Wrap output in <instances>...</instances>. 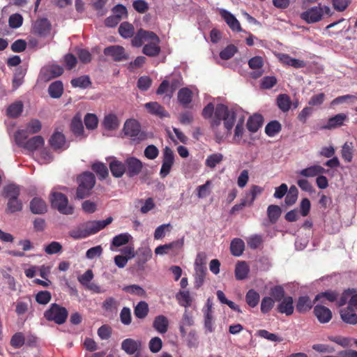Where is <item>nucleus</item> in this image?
I'll return each mask as SVG.
<instances>
[{"label": "nucleus", "mask_w": 357, "mask_h": 357, "mask_svg": "<svg viewBox=\"0 0 357 357\" xmlns=\"http://www.w3.org/2000/svg\"><path fill=\"white\" fill-rule=\"evenodd\" d=\"M176 298L179 305L185 308L190 307L192 302L189 291H180L176 294Z\"/></svg>", "instance_id": "obj_41"}, {"label": "nucleus", "mask_w": 357, "mask_h": 357, "mask_svg": "<svg viewBox=\"0 0 357 357\" xmlns=\"http://www.w3.org/2000/svg\"><path fill=\"white\" fill-rule=\"evenodd\" d=\"M149 308L146 301H139L134 309L135 316L140 319H144L149 314Z\"/></svg>", "instance_id": "obj_42"}, {"label": "nucleus", "mask_w": 357, "mask_h": 357, "mask_svg": "<svg viewBox=\"0 0 357 357\" xmlns=\"http://www.w3.org/2000/svg\"><path fill=\"white\" fill-rule=\"evenodd\" d=\"M331 9L328 6L321 7L320 5L314 6L301 14V18L308 24L315 23L320 21L324 13L329 15Z\"/></svg>", "instance_id": "obj_8"}, {"label": "nucleus", "mask_w": 357, "mask_h": 357, "mask_svg": "<svg viewBox=\"0 0 357 357\" xmlns=\"http://www.w3.org/2000/svg\"><path fill=\"white\" fill-rule=\"evenodd\" d=\"M112 15L119 20L121 21L123 19L128 17V10L125 6L122 4H117L112 9Z\"/></svg>", "instance_id": "obj_57"}, {"label": "nucleus", "mask_w": 357, "mask_h": 357, "mask_svg": "<svg viewBox=\"0 0 357 357\" xmlns=\"http://www.w3.org/2000/svg\"><path fill=\"white\" fill-rule=\"evenodd\" d=\"M259 298V293L254 289H250L245 295V301L251 307H255L258 305Z\"/></svg>", "instance_id": "obj_53"}, {"label": "nucleus", "mask_w": 357, "mask_h": 357, "mask_svg": "<svg viewBox=\"0 0 357 357\" xmlns=\"http://www.w3.org/2000/svg\"><path fill=\"white\" fill-rule=\"evenodd\" d=\"M50 26L51 25L47 19H40L35 22L33 31L40 36H45L50 33Z\"/></svg>", "instance_id": "obj_21"}, {"label": "nucleus", "mask_w": 357, "mask_h": 357, "mask_svg": "<svg viewBox=\"0 0 357 357\" xmlns=\"http://www.w3.org/2000/svg\"><path fill=\"white\" fill-rule=\"evenodd\" d=\"M23 107L22 101H16L8 106L6 114L11 118H17L22 114Z\"/></svg>", "instance_id": "obj_39"}, {"label": "nucleus", "mask_w": 357, "mask_h": 357, "mask_svg": "<svg viewBox=\"0 0 357 357\" xmlns=\"http://www.w3.org/2000/svg\"><path fill=\"white\" fill-rule=\"evenodd\" d=\"M314 314L318 321L321 324L328 323L332 319L331 310L322 305H317L314 306Z\"/></svg>", "instance_id": "obj_14"}, {"label": "nucleus", "mask_w": 357, "mask_h": 357, "mask_svg": "<svg viewBox=\"0 0 357 357\" xmlns=\"http://www.w3.org/2000/svg\"><path fill=\"white\" fill-rule=\"evenodd\" d=\"M84 124L88 130H93L97 128L98 119L96 114L87 113L84 119Z\"/></svg>", "instance_id": "obj_62"}, {"label": "nucleus", "mask_w": 357, "mask_h": 357, "mask_svg": "<svg viewBox=\"0 0 357 357\" xmlns=\"http://www.w3.org/2000/svg\"><path fill=\"white\" fill-rule=\"evenodd\" d=\"M118 31L119 35L125 39L133 38L136 34L134 26L128 22H122L119 26Z\"/></svg>", "instance_id": "obj_29"}, {"label": "nucleus", "mask_w": 357, "mask_h": 357, "mask_svg": "<svg viewBox=\"0 0 357 357\" xmlns=\"http://www.w3.org/2000/svg\"><path fill=\"white\" fill-rule=\"evenodd\" d=\"M152 257V251L149 248H142L138 255V266L143 268L144 265Z\"/></svg>", "instance_id": "obj_49"}, {"label": "nucleus", "mask_w": 357, "mask_h": 357, "mask_svg": "<svg viewBox=\"0 0 357 357\" xmlns=\"http://www.w3.org/2000/svg\"><path fill=\"white\" fill-rule=\"evenodd\" d=\"M220 14L231 30L237 32L242 31L239 22L230 12L222 9L220 11Z\"/></svg>", "instance_id": "obj_16"}, {"label": "nucleus", "mask_w": 357, "mask_h": 357, "mask_svg": "<svg viewBox=\"0 0 357 357\" xmlns=\"http://www.w3.org/2000/svg\"><path fill=\"white\" fill-rule=\"evenodd\" d=\"M50 96L53 98H60L63 92V83L61 81H55L48 88Z\"/></svg>", "instance_id": "obj_40"}, {"label": "nucleus", "mask_w": 357, "mask_h": 357, "mask_svg": "<svg viewBox=\"0 0 357 357\" xmlns=\"http://www.w3.org/2000/svg\"><path fill=\"white\" fill-rule=\"evenodd\" d=\"M236 52V47L234 45H229L220 52V56L223 60H228L231 59Z\"/></svg>", "instance_id": "obj_64"}, {"label": "nucleus", "mask_w": 357, "mask_h": 357, "mask_svg": "<svg viewBox=\"0 0 357 357\" xmlns=\"http://www.w3.org/2000/svg\"><path fill=\"white\" fill-rule=\"evenodd\" d=\"M20 193V187L13 183L5 185L3 189V196L7 200L18 198Z\"/></svg>", "instance_id": "obj_31"}, {"label": "nucleus", "mask_w": 357, "mask_h": 357, "mask_svg": "<svg viewBox=\"0 0 357 357\" xmlns=\"http://www.w3.org/2000/svg\"><path fill=\"white\" fill-rule=\"evenodd\" d=\"M25 342V337L22 333H15L10 339V345L15 349L21 348Z\"/></svg>", "instance_id": "obj_63"}, {"label": "nucleus", "mask_w": 357, "mask_h": 357, "mask_svg": "<svg viewBox=\"0 0 357 357\" xmlns=\"http://www.w3.org/2000/svg\"><path fill=\"white\" fill-rule=\"evenodd\" d=\"M282 130V126L279 121L275 120L269 122L265 128V132L268 137H273Z\"/></svg>", "instance_id": "obj_50"}, {"label": "nucleus", "mask_w": 357, "mask_h": 357, "mask_svg": "<svg viewBox=\"0 0 357 357\" xmlns=\"http://www.w3.org/2000/svg\"><path fill=\"white\" fill-rule=\"evenodd\" d=\"M244 249L245 243L242 239L236 238L231 241L230 244V251L234 256H241L243 254Z\"/></svg>", "instance_id": "obj_38"}, {"label": "nucleus", "mask_w": 357, "mask_h": 357, "mask_svg": "<svg viewBox=\"0 0 357 357\" xmlns=\"http://www.w3.org/2000/svg\"><path fill=\"white\" fill-rule=\"evenodd\" d=\"M340 317L342 321L347 324L355 325L357 324V314L354 310L350 307H347L340 310Z\"/></svg>", "instance_id": "obj_28"}, {"label": "nucleus", "mask_w": 357, "mask_h": 357, "mask_svg": "<svg viewBox=\"0 0 357 357\" xmlns=\"http://www.w3.org/2000/svg\"><path fill=\"white\" fill-rule=\"evenodd\" d=\"M50 202L52 207L56 208L61 213L65 215H71L74 212L72 206L68 205L67 197L59 192H53L50 195Z\"/></svg>", "instance_id": "obj_7"}, {"label": "nucleus", "mask_w": 357, "mask_h": 357, "mask_svg": "<svg viewBox=\"0 0 357 357\" xmlns=\"http://www.w3.org/2000/svg\"><path fill=\"white\" fill-rule=\"evenodd\" d=\"M277 105L283 112H288L291 108V101L287 94H280L277 97Z\"/></svg>", "instance_id": "obj_44"}, {"label": "nucleus", "mask_w": 357, "mask_h": 357, "mask_svg": "<svg viewBox=\"0 0 357 357\" xmlns=\"http://www.w3.org/2000/svg\"><path fill=\"white\" fill-rule=\"evenodd\" d=\"M213 113L215 115L211 121V127L215 134L216 141L220 142L231 133L236 121V112L224 104H218L215 108L212 102H209L202 110V116L206 119L211 118Z\"/></svg>", "instance_id": "obj_1"}, {"label": "nucleus", "mask_w": 357, "mask_h": 357, "mask_svg": "<svg viewBox=\"0 0 357 357\" xmlns=\"http://www.w3.org/2000/svg\"><path fill=\"white\" fill-rule=\"evenodd\" d=\"M263 192V188L259 185H253L251 186L250 190L246 192L244 199L248 200V206H251L256 197L261 195Z\"/></svg>", "instance_id": "obj_43"}, {"label": "nucleus", "mask_w": 357, "mask_h": 357, "mask_svg": "<svg viewBox=\"0 0 357 357\" xmlns=\"http://www.w3.org/2000/svg\"><path fill=\"white\" fill-rule=\"evenodd\" d=\"M30 210L34 214H43L47 212L45 202L39 197H34L30 202Z\"/></svg>", "instance_id": "obj_26"}, {"label": "nucleus", "mask_w": 357, "mask_h": 357, "mask_svg": "<svg viewBox=\"0 0 357 357\" xmlns=\"http://www.w3.org/2000/svg\"><path fill=\"white\" fill-rule=\"evenodd\" d=\"M131 238V236L128 233H123L115 236L112 241V245L114 247H120L127 244Z\"/></svg>", "instance_id": "obj_60"}, {"label": "nucleus", "mask_w": 357, "mask_h": 357, "mask_svg": "<svg viewBox=\"0 0 357 357\" xmlns=\"http://www.w3.org/2000/svg\"><path fill=\"white\" fill-rule=\"evenodd\" d=\"M153 327L159 333L165 334L169 327V320L164 315L156 316L153 322Z\"/></svg>", "instance_id": "obj_25"}, {"label": "nucleus", "mask_w": 357, "mask_h": 357, "mask_svg": "<svg viewBox=\"0 0 357 357\" xmlns=\"http://www.w3.org/2000/svg\"><path fill=\"white\" fill-rule=\"evenodd\" d=\"M298 191L295 185H291L287 192L284 202L287 205L291 206L296 203L298 198Z\"/></svg>", "instance_id": "obj_59"}, {"label": "nucleus", "mask_w": 357, "mask_h": 357, "mask_svg": "<svg viewBox=\"0 0 357 357\" xmlns=\"http://www.w3.org/2000/svg\"><path fill=\"white\" fill-rule=\"evenodd\" d=\"M284 289L281 285L274 286L270 289V297L272 298L275 302H280L282 301L284 298L286 297L284 296Z\"/></svg>", "instance_id": "obj_55"}, {"label": "nucleus", "mask_w": 357, "mask_h": 357, "mask_svg": "<svg viewBox=\"0 0 357 357\" xmlns=\"http://www.w3.org/2000/svg\"><path fill=\"white\" fill-rule=\"evenodd\" d=\"M123 132L126 136L130 137L132 141L139 142L141 137V126L135 119L127 120L123 126Z\"/></svg>", "instance_id": "obj_9"}, {"label": "nucleus", "mask_w": 357, "mask_h": 357, "mask_svg": "<svg viewBox=\"0 0 357 357\" xmlns=\"http://www.w3.org/2000/svg\"><path fill=\"white\" fill-rule=\"evenodd\" d=\"M45 74L48 79L57 77L62 75L63 69L59 65H52L45 69Z\"/></svg>", "instance_id": "obj_54"}, {"label": "nucleus", "mask_w": 357, "mask_h": 357, "mask_svg": "<svg viewBox=\"0 0 357 357\" xmlns=\"http://www.w3.org/2000/svg\"><path fill=\"white\" fill-rule=\"evenodd\" d=\"M339 296V294L335 291L328 290L324 292H321L316 295L314 302H320L321 303H325L324 299L328 300L330 302L336 301Z\"/></svg>", "instance_id": "obj_32"}, {"label": "nucleus", "mask_w": 357, "mask_h": 357, "mask_svg": "<svg viewBox=\"0 0 357 357\" xmlns=\"http://www.w3.org/2000/svg\"><path fill=\"white\" fill-rule=\"evenodd\" d=\"M195 269V287L197 288H199L204 282L205 275L206 273V266H199Z\"/></svg>", "instance_id": "obj_51"}, {"label": "nucleus", "mask_w": 357, "mask_h": 357, "mask_svg": "<svg viewBox=\"0 0 357 357\" xmlns=\"http://www.w3.org/2000/svg\"><path fill=\"white\" fill-rule=\"evenodd\" d=\"M328 172V169H324L321 165H314L302 169L300 172V174L304 177H314L318 176L320 174H325Z\"/></svg>", "instance_id": "obj_22"}, {"label": "nucleus", "mask_w": 357, "mask_h": 357, "mask_svg": "<svg viewBox=\"0 0 357 357\" xmlns=\"http://www.w3.org/2000/svg\"><path fill=\"white\" fill-rule=\"evenodd\" d=\"M126 168V174L129 178H132L138 175L143 167V164L135 157H129L125 160Z\"/></svg>", "instance_id": "obj_12"}, {"label": "nucleus", "mask_w": 357, "mask_h": 357, "mask_svg": "<svg viewBox=\"0 0 357 357\" xmlns=\"http://www.w3.org/2000/svg\"><path fill=\"white\" fill-rule=\"evenodd\" d=\"M28 135H26V131L19 130L15 135L16 144L29 151H34L39 149L44 145V139L40 136H35L29 139H26Z\"/></svg>", "instance_id": "obj_5"}, {"label": "nucleus", "mask_w": 357, "mask_h": 357, "mask_svg": "<svg viewBox=\"0 0 357 357\" xmlns=\"http://www.w3.org/2000/svg\"><path fill=\"white\" fill-rule=\"evenodd\" d=\"M348 119V116L347 114L344 113H340L335 115L333 117H331L326 123V126L323 127L324 129L331 130L336 128L337 127H340L344 124V122Z\"/></svg>", "instance_id": "obj_20"}, {"label": "nucleus", "mask_w": 357, "mask_h": 357, "mask_svg": "<svg viewBox=\"0 0 357 357\" xmlns=\"http://www.w3.org/2000/svg\"><path fill=\"white\" fill-rule=\"evenodd\" d=\"M174 162V154L169 146L163 149L162 163L160 171L161 178H165L170 172Z\"/></svg>", "instance_id": "obj_10"}, {"label": "nucleus", "mask_w": 357, "mask_h": 357, "mask_svg": "<svg viewBox=\"0 0 357 357\" xmlns=\"http://www.w3.org/2000/svg\"><path fill=\"white\" fill-rule=\"evenodd\" d=\"M93 278V271L91 269H89L78 278V280L82 285L86 286L90 289L95 290L96 289H98V287L93 284H89V282L92 280Z\"/></svg>", "instance_id": "obj_48"}, {"label": "nucleus", "mask_w": 357, "mask_h": 357, "mask_svg": "<svg viewBox=\"0 0 357 357\" xmlns=\"http://www.w3.org/2000/svg\"><path fill=\"white\" fill-rule=\"evenodd\" d=\"M77 181L78 187L75 197L78 199H83L90 196L96 184L94 174L89 172H84L77 176Z\"/></svg>", "instance_id": "obj_4"}, {"label": "nucleus", "mask_w": 357, "mask_h": 357, "mask_svg": "<svg viewBox=\"0 0 357 357\" xmlns=\"http://www.w3.org/2000/svg\"><path fill=\"white\" fill-rule=\"evenodd\" d=\"M192 92L188 88L181 89L178 92V100L183 108H188L192 100Z\"/></svg>", "instance_id": "obj_23"}, {"label": "nucleus", "mask_w": 357, "mask_h": 357, "mask_svg": "<svg viewBox=\"0 0 357 357\" xmlns=\"http://www.w3.org/2000/svg\"><path fill=\"white\" fill-rule=\"evenodd\" d=\"M280 60L283 64L292 66L295 68H301L306 66L304 61L292 58L288 54H282Z\"/></svg>", "instance_id": "obj_33"}, {"label": "nucleus", "mask_w": 357, "mask_h": 357, "mask_svg": "<svg viewBox=\"0 0 357 357\" xmlns=\"http://www.w3.org/2000/svg\"><path fill=\"white\" fill-rule=\"evenodd\" d=\"M144 107L149 114L160 119L169 116V114L165 110V107L157 102H147L144 105Z\"/></svg>", "instance_id": "obj_13"}, {"label": "nucleus", "mask_w": 357, "mask_h": 357, "mask_svg": "<svg viewBox=\"0 0 357 357\" xmlns=\"http://www.w3.org/2000/svg\"><path fill=\"white\" fill-rule=\"evenodd\" d=\"M264 118L261 114H255L249 117L247 121V128L251 132H256L261 127Z\"/></svg>", "instance_id": "obj_27"}, {"label": "nucleus", "mask_w": 357, "mask_h": 357, "mask_svg": "<svg viewBox=\"0 0 357 357\" xmlns=\"http://www.w3.org/2000/svg\"><path fill=\"white\" fill-rule=\"evenodd\" d=\"M250 271L249 267L245 261H238L236 264L235 277L238 280H243L248 277Z\"/></svg>", "instance_id": "obj_37"}, {"label": "nucleus", "mask_w": 357, "mask_h": 357, "mask_svg": "<svg viewBox=\"0 0 357 357\" xmlns=\"http://www.w3.org/2000/svg\"><path fill=\"white\" fill-rule=\"evenodd\" d=\"M105 55L111 56L114 61H122L129 59V54L126 52L123 46L110 45L104 49Z\"/></svg>", "instance_id": "obj_11"}, {"label": "nucleus", "mask_w": 357, "mask_h": 357, "mask_svg": "<svg viewBox=\"0 0 357 357\" xmlns=\"http://www.w3.org/2000/svg\"><path fill=\"white\" fill-rule=\"evenodd\" d=\"M353 143L346 142L342 146L341 151L342 158L344 161L350 162L353 158Z\"/></svg>", "instance_id": "obj_56"}, {"label": "nucleus", "mask_w": 357, "mask_h": 357, "mask_svg": "<svg viewBox=\"0 0 357 357\" xmlns=\"http://www.w3.org/2000/svg\"><path fill=\"white\" fill-rule=\"evenodd\" d=\"M277 311L286 316H291L294 311V300L291 296H286L278 305Z\"/></svg>", "instance_id": "obj_15"}, {"label": "nucleus", "mask_w": 357, "mask_h": 357, "mask_svg": "<svg viewBox=\"0 0 357 357\" xmlns=\"http://www.w3.org/2000/svg\"><path fill=\"white\" fill-rule=\"evenodd\" d=\"M50 144L54 150L62 149L66 144V137L61 132H56L51 136Z\"/></svg>", "instance_id": "obj_34"}, {"label": "nucleus", "mask_w": 357, "mask_h": 357, "mask_svg": "<svg viewBox=\"0 0 357 357\" xmlns=\"http://www.w3.org/2000/svg\"><path fill=\"white\" fill-rule=\"evenodd\" d=\"M183 246V239L172 241L169 243L160 245L155 249V255H167L170 250H179Z\"/></svg>", "instance_id": "obj_17"}, {"label": "nucleus", "mask_w": 357, "mask_h": 357, "mask_svg": "<svg viewBox=\"0 0 357 357\" xmlns=\"http://www.w3.org/2000/svg\"><path fill=\"white\" fill-rule=\"evenodd\" d=\"M68 316L67 309L57 303H52L44 312V317L47 321H54L58 325L63 324L66 321Z\"/></svg>", "instance_id": "obj_6"}, {"label": "nucleus", "mask_w": 357, "mask_h": 357, "mask_svg": "<svg viewBox=\"0 0 357 357\" xmlns=\"http://www.w3.org/2000/svg\"><path fill=\"white\" fill-rule=\"evenodd\" d=\"M222 160L223 155L222 153H213L207 157L205 164L210 168H214L218 164L220 163Z\"/></svg>", "instance_id": "obj_61"}, {"label": "nucleus", "mask_w": 357, "mask_h": 357, "mask_svg": "<svg viewBox=\"0 0 357 357\" xmlns=\"http://www.w3.org/2000/svg\"><path fill=\"white\" fill-rule=\"evenodd\" d=\"M104 128L107 130H114L119 126V121L116 114L106 115L102 121Z\"/></svg>", "instance_id": "obj_36"}, {"label": "nucleus", "mask_w": 357, "mask_h": 357, "mask_svg": "<svg viewBox=\"0 0 357 357\" xmlns=\"http://www.w3.org/2000/svg\"><path fill=\"white\" fill-rule=\"evenodd\" d=\"M41 128L40 121L38 119H33L28 122L26 129L23 130L26 131V135H27V133L36 134L41 130Z\"/></svg>", "instance_id": "obj_58"}, {"label": "nucleus", "mask_w": 357, "mask_h": 357, "mask_svg": "<svg viewBox=\"0 0 357 357\" xmlns=\"http://www.w3.org/2000/svg\"><path fill=\"white\" fill-rule=\"evenodd\" d=\"M113 218L108 217L103 220L88 221L79 225L69 231V236L74 239L85 238L91 235L98 233L101 229L112 223Z\"/></svg>", "instance_id": "obj_3"}, {"label": "nucleus", "mask_w": 357, "mask_h": 357, "mask_svg": "<svg viewBox=\"0 0 357 357\" xmlns=\"http://www.w3.org/2000/svg\"><path fill=\"white\" fill-rule=\"evenodd\" d=\"M23 204L22 202L18 198L9 199L7 202V207L6 212L7 213H14L20 212L22 210Z\"/></svg>", "instance_id": "obj_45"}, {"label": "nucleus", "mask_w": 357, "mask_h": 357, "mask_svg": "<svg viewBox=\"0 0 357 357\" xmlns=\"http://www.w3.org/2000/svg\"><path fill=\"white\" fill-rule=\"evenodd\" d=\"M316 302L312 301L309 296H300L296 305V309L299 313H305L312 309Z\"/></svg>", "instance_id": "obj_24"}, {"label": "nucleus", "mask_w": 357, "mask_h": 357, "mask_svg": "<svg viewBox=\"0 0 357 357\" xmlns=\"http://www.w3.org/2000/svg\"><path fill=\"white\" fill-rule=\"evenodd\" d=\"M264 65V61L261 56H256L251 58L248 61V66L251 69L256 70L251 73V77L254 79L260 77L264 71L261 68Z\"/></svg>", "instance_id": "obj_18"}, {"label": "nucleus", "mask_w": 357, "mask_h": 357, "mask_svg": "<svg viewBox=\"0 0 357 357\" xmlns=\"http://www.w3.org/2000/svg\"><path fill=\"white\" fill-rule=\"evenodd\" d=\"M91 169L96 173L100 180H103L108 176L109 172L107 166L102 162H95L91 165Z\"/></svg>", "instance_id": "obj_46"}, {"label": "nucleus", "mask_w": 357, "mask_h": 357, "mask_svg": "<svg viewBox=\"0 0 357 357\" xmlns=\"http://www.w3.org/2000/svg\"><path fill=\"white\" fill-rule=\"evenodd\" d=\"M140 343L131 338L124 340L121 343V349L128 354H134L139 349Z\"/></svg>", "instance_id": "obj_35"}, {"label": "nucleus", "mask_w": 357, "mask_h": 357, "mask_svg": "<svg viewBox=\"0 0 357 357\" xmlns=\"http://www.w3.org/2000/svg\"><path fill=\"white\" fill-rule=\"evenodd\" d=\"M70 128L75 135L77 137L83 136L84 130L82 114L79 112L77 113L72 119Z\"/></svg>", "instance_id": "obj_19"}, {"label": "nucleus", "mask_w": 357, "mask_h": 357, "mask_svg": "<svg viewBox=\"0 0 357 357\" xmlns=\"http://www.w3.org/2000/svg\"><path fill=\"white\" fill-rule=\"evenodd\" d=\"M282 211L278 205H270L267 208V215L271 222L275 223L281 215Z\"/></svg>", "instance_id": "obj_52"}, {"label": "nucleus", "mask_w": 357, "mask_h": 357, "mask_svg": "<svg viewBox=\"0 0 357 357\" xmlns=\"http://www.w3.org/2000/svg\"><path fill=\"white\" fill-rule=\"evenodd\" d=\"M71 85L75 88L86 89L91 86V82L89 76L83 75L79 77L73 79L70 81Z\"/></svg>", "instance_id": "obj_47"}, {"label": "nucleus", "mask_w": 357, "mask_h": 357, "mask_svg": "<svg viewBox=\"0 0 357 357\" xmlns=\"http://www.w3.org/2000/svg\"><path fill=\"white\" fill-rule=\"evenodd\" d=\"M144 42H147V43L142 48L144 54L149 57H155L160 54L161 48L159 45L160 43L159 37L153 31L140 28L131 40V45L133 47H139Z\"/></svg>", "instance_id": "obj_2"}, {"label": "nucleus", "mask_w": 357, "mask_h": 357, "mask_svg": "<svg viewBox=\"0 0 357 357\" xmlns=\"http://www.w3.org/2000/svg\"><path fill=\"white\" fill-rule=\"evenodd\" d=\"M109 169L112 176L116 178H121L126 171L125 162L117 160H113L109 162Z\"/></svg>", "instance_id": "obj_30"}]
</instances>
